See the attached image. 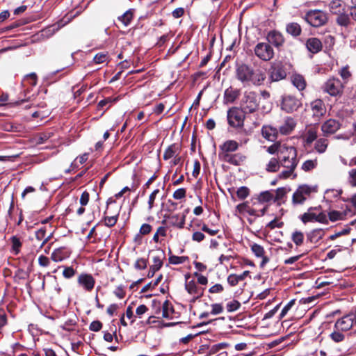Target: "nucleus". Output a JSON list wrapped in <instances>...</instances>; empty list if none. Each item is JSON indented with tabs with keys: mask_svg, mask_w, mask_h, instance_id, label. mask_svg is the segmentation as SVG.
<instances>
[{
	"mask_svg": "<svg viewBox=\"0 0 356 356\" xmlns=\"http://www.w3.org/2000/svg\"><path fill=\"white\" fill-rule=\"evenodd\" d=\"M297 156L298 152L296 147L290 145L285 147L278 156L280 164L284 169L278 174V179H286L290 177H292V179L297 177V174L295 172L298 164Z\"/></svg>",
	"mask_w": 356,
	"mask_h": 356,
	"instance_id": "obj_1",
	"label": "nucleus"
},
{
	"mask_svg": "<svg viewBox=\"0 0 356 356\" xmlns=\"http://www.w3.org/2000/svg\"><path fill=\"white\" fill-rule=\"evenodd\" d=\"M235 73L236 79L241 83H251L257 86L262 85L266 78L264 70L261 69L254 70L245 63L238 65Z\"/></svg>",
	"mask_w": 356,
	"mask_h": 356,
	"instance_id": "obj_2",
	"label": "nucleus"
},
{
	"mask_svg": "<svg viewBox=\"0 0 356 356\" xmlns=\"http://www.w3.org/2000/svg\"><path fill=\"white\" fill-rule=\"evenodd\" d=\"M259 105V97L255 92H245L241 104L242 108L245 113H253L257 111Z\"/></svg>",
	"mask_w": 356,
	"mask_h": 356,
	"instance_id": "obj_3",
	"label": "nucleus"
},
{
	"mask_svg": "<svg viewBox=\"0 0 356 356\" xmlns=\"http://www.w3.org/2000/svg\"><path fill=\"white\" fill-rule=\"evenodd\" d=\"M227 122L234 128H242L245 118V111L238 107L234 106L227 111Z\"/></svg>",
	"mask_w": 356,
	"mask_h": 356,
	"instance_id": "obj_4",
	"label": "nucleus"
},
{
	"mask_svg": "<svg viewBox=\"0 0 356 356\" xmlns=\"http://www.w3.org/2000/svg\"><path fill=\"white\" fill-rule=\"evenodd\" d=\"M316 186H312L307 184L299 186L293 195L292 202L295 204H303L312 193H316Z\"/></svg>",
	"mask_w": 356,
	"mask_h": 356,
	"instance_id": "obj_5",
	"label": "nucleus"
},
{
	"mask_svg": "<svg viewBox=\"0 0 356 356\" xmlns=\"http://www.w3.org/2000/svg\"><path fill=\"white\" fill-rule=\"evenodd\" d=\"M318 209V207H309L307 211L300 216L302 222L305 224L308 222L316 221L321 223L327 224L328 220L325 213L323 212L318 213L314 212V211Z\"/></svg>",
	"mask_w": 356,
	"mask_h": 356,
	"instance_id": "obj_6",
	"label": "nucleus"
},
{
	"mask_svg": "<svg viewBox=\"0 0 356 356\" xmlns=\"http://www.w3.org/2000/svg\"><path fill=\"white\" fill-rule=\"evenodd\" d=\"M305 19L311 26L319 27L326 23L327 17L324 12L319 10H314L307 13Z\"/></svg>",
	"mask_w": 356,
	"mask_h": 356,
	"instance_id": "obj_7",
	"label": "nucleus"
},
{
	"mask_svg": "<svg viewBox=\"0 0 356 356\" xmlns=\"http://www.w3.org/2000/svg\"><path fill=\"white\" fill-rule=\"evenodd\" d=\"M255 55L262 60L268 61L274 56V51L269 43L259 42L254 49Z\"/></svg>",
	"mask_w": 356,
	"mask_h": 356,
	"instance_id": "obj_8",
	"label": "nucleus"
},
{
	"mask_svg": "<svg viewBox=\"0 0 356 356\" xmlns=\"http://www.w3.org/2000/svg\"><path fill=\"white\" fill-rule=\"evenodd\" d=\"M343 90V85L337 78H330L323 86V90L331 96H340Z\"/></svg>",
	"mask_w": 356,
	"mask_h": 356,
	"instance_id": "obj_9",
	"label": "nucleus"
},
{
	"mask_svg": "<svg viewBox=\"0 0 356 356\" xmlns=\"http://www.w3.org/2000/svg\"><path fill=\"white\" fill-rule=\"evenodd\" d=\"M301 106V101L293 95H286L282 97L281 108L287 113L296 111Z\"/></svg>",
	"mask_w": 356,
	"mask_h": 356,
	"instance_id": "obj_10",
	"label": "nucleus"
},
{
	"mask_svg": "<svg viewBox=\"0 0 356 356\" xmlns=\"http://www.w3.org/2000/svg\"><path fill=\"white\" fill-rule=\"evenodd\" d=\"M341 123L339 120L330 118L324 122L321 125V131L323 136H328L336 133L341 128Z\"/></svg>",
	"mask_w": 356,
	"mask_h": 356,
	"instance_id": "obj_11",
	"label": "nucleus"
},
{
	"mask_svg": "<svg viewBox=\"0 0 356 356\" xmlns=\"http://www.w3.org/2000/svg\"><path fill=\"white\" fill-rule=\"evenodd\" d=\"M286 72L281 62L274 63L270 68V78L273 81H279L285 79Z\"/></svg>",
	"mask_w": 356,
	"mask_h": 356,
	"instance_id": "obj_12",
	"label": "nucleus"
},
{
	"mask_svg": "<svg viewBox=\"0 0 356 356\" xmlns=\"http://www.w3.org/2000/svg\"><path fill=\"white\" fill-rule=\"evenodd\" d=\"M186 283H185V289L187 292L193 296L194 300H196L203 295V290L199 288L195 282V280H188L190 278V275L186 274L185 275Z\"/></svg>",
	"mask_w": 356,
	"mask_h": 356,
	"instance_id": "obj_13",
	"label": "nucleus"
},
{
	"mask_svg": "<svg viewBox=\"0 0 356 356\" xmlns=\"http://www.w3.org/2000/svg\"><path fill=\"white\" fill-rule=\"evenodd\" d=\"M353 325H355L353 316L349 314L337 320L334 324V328L337 330L348 331Z\"/></svg>",
	"mask_w": 356,
	"mask_h": 356,
	"instance_id": "obj_14",
	"label": "nucleus"
},
{
	"mask_svg": "<svg viewBox=\"0 0 356 356\" xmlns=\"http://www.w3.org/2000/svg\"><path fill=\"white\" fill-rule=\"evenodd\" d=\"M266 39L268 43L273 44L277 48L282 47L284 43L283 35L276 30L269 31L266 35Z\"/></svg>",
	"mask_w": 356,
	"mask_h": 356,
	"instance_id": "obj_15",
	"label": "nucleus"
},
{
	"mask_svg": "<svg viewBox=\"0 0 356 356\" xmlns=\"http://www.w3.org/2000/svg\"><path fill=\"white\" fill-rule=\"evenodd\" d=\"M80 286L88 291H90L95 286V280L90 274L81 273L77 279Z\"/></svg>",
	"mask_w": 356,
	"mask_h": 356,
	"instance_id": "obj_16",
	"label": "nucleus"
},
{
	"mask_svg": "<svg viewBox=\"0 0 356 356\" xmlns=\"http://www.w3.org/2000/svg\"><path fill=\"white\" fill-rule=\"evenodd\" d=\"M238 143L234 140H228L225 141L222 145L220 146V159L222 158L225 154H231L230 152L236 151L238 148Z\"/></svg>",
	"mask_w": 356,
	"mask_h": 356,
	"instance_id": "obj_17",
	"label": "nucleus"
},
{
	"mask_svg": "<svg viewBox=\"0 0 356 356\" xmlns=\"http://www.w3.org/2000/svg\"><path fill=\"white\" fill-rule=\"evenodd\" d=\"M251 250L257 257L262 259L260 264V267L264 268L270 260L269 258L265 254L264 248L257 243H253L251 245Z\"/></svg>",
	"mask_w": 356,
	"mask_h": 356,
	"instance_id": "obj_18",
	"label": "nucleus"
},
{
	"mask_svg": "<svg viewBox=\"0 0 356 356\" xmlns=\"http://www.w3.org/2000/svg\"><path fill=\"white\" fill-rule=\"evenodd\" d=\"M262 136L269 141H275L278 135L276 128L270 125H264L261 129Z\"/></svg>",
	"mask_w": 356,
	"mask_h": 356,
	"instance_id": "obj_19",
	"label": "nucleus"
},
{
	"mask_svg": "<svg viewBox=\"0 0 356 356\" xmlns=\"http://www.w3.org/2000/svg\"><path fill=\"white\" fill-rule=\"evenodd\" d=\"M246 157L241 154H225L220 159L232 165H239L245 160Z\"/></svg>",
	"mask_w": 356,
	"mask_h": 356,
	"instance_id": "obj_20",
	"label": "nucleus"
},
{
	"mask_svg": "<svg viewBox=\"0 0 356 356\" xmlns=\"http://www.w3.org/2000/svg\"><path fill=\"white\" fill-rule=\"evenodd\" d=\"M306 46L309 51L312 54L319 52L323 47L321 41L316 38H311L307 40Z\"/></svg>",
	"mask_w": 356,
	"mask_h": 356,
	"instance_id": "obj_21",
	"label": "nucleus"
},
{
	"mask_svg": "<svg viewBox=\"0 0 356 356\" xmlns=\"http://www.w3.org/2000/svg\"><path fill=\"white\" fill-rule=\"evenodd\" d=\"M291 81L292 84L299 90L302 91L305 89L307 82L304 76L299 74H293L291 76Z\"/></svg>",
	"mask_w": 356,
	"mask_h": 356,
	"instance_id": "obj_22",
	"label": "nucleus"
},
{
	"mask_svg": "<svg viewBox=\"0 0 356 356\" xmlns=\"http://www.w3.org/2000/svg\"><path fill=\"white\" fill-rule=\"evenodd\" d=\"M240 91L238 89L229 87L224 93V102L226 104L233 103L239 96Z\"/></svg>",
	"mask_w": 356,
	"mask_h": 356,
	"instance_id": "obj_23",
	"label": "nucleus"
},
{
	"mask_svg": "<svg viewBox=\"0 0 356 356\" xmlns=\"http://www.w3.org/2000/svg\"><path fill=\"white\" fill-rule=\"evenodd\" d=\"M69 257V253L65 248H59L55 250L51 255V259L55 262H59Z\"/></svg>",
	"mask_w": 356,
	"mask_h": 356,
	"instance_id": "obj_24",
	"label": "nucleus"
},
{
	"mask_svg": "<svg viewBox=\"0 0 356 356\" xmlns=\"http://www.w3.org/2000/svg\"><path fill=\"white\" fill-rule=\"evenodd\" d=\"M296 127V122L291 118H287L284 124L280 126V131L282 134L287 135L290 134Z\"/></svg>",
	"mask_w": 356,
	"mask_h": 356,
	"instance_id": "obj_25",
	"label": "nucleus"
},
{
	"mask_svg": "<svg viewBox=\"0 0 356 356\" xmlns=\"http://www.w3.org/2000/svg\"><path fill=\"white\" fill-rule=\"evenodd\" d=\"M280 163L278 156L272 157L266 163L265 170L268 172H277L280 168H282Z\"/></svg>",
	"mask_w": 356,
	"mask_h": 356,
	"instance_id": "obj_26",
	"label": "nucleus"
},
{
	"mask_svg": "<svg viewBox=\"0 0 356 356\" xmlns=\"http://www.w3.org/2000/svg\"><path fill=\"white\" fill-rule=\"evenodd\" d=\"M314 115L322 116L325 112V104L321 99H316L311 103Z\"/></svg>",
	"mask_w": 356,
	"mask_h": 356,
	"instance_id": "obj_27",
	"label": "nucleus"
},
{
	"mask_svg": "<svg viewBox=\"0 0 356 356\" xmlns=\"http://www.w3.org/2000/svg\"><path fill=\"white\" fill-rule=\"evenodd\" d=\"M165 259V253L162 250H157L156 254L153 257V264L151 266L153 269L159 270L163 266V260Z\"/></svg>",
	"mask_w": 356,
	"mask_h": 356,
	"instance_id": "obj_28",
	"label": "nucleus"
},
{
	"mask_svg": "<svg viewBox=\"0 0 356 356\" xmlns=\"http://www.w3.org/2000/svg\"><path fill=\"white\" fill-rule=\"evenodd\" d=\"M287 145L286 143H282L281 142H275L269 147H267V152L270 154H277V156H280V153L283 151Z\"/></svg>",
	"mask_w": 356,
	"mask_h": 356,
	"instance_id": "obj_29",
	"label": "nucleus"
},
{
	"mask_svg": "<svg viewBox=\"0 0 356 356\" xmlns=\"http://www.w3.org/2000/svg\"><path fill=\"white\" fill-rule=\"evenodd\" d=\"M350 212L351 209L348 208L343 213L337 211H332L328 213L329 219L332 222L342 220L344 216L348 215Z\"/></svg>",
	"mask_w": 356,
	"mask_h": 356,
	"instance_id": "obj_30",
	"label": "nucleus"
},
{
	"mask_svg": "<svg viewBox=\"0 0 356 356\" xmlns=\"http://www.w3.org/2000/svg\"><path fill=\"white\" fill-rule=\"evenodd\" d=\"M318 165V159H308L305 161L301 165V170L305 172H309L316 168Z\"/></svg>",
	"mask_w": 356,
	"mask_h": 356,
	"instance_id": "obj_31",
	"label": "nucleus"
},
{
	"mask_svg": "<svg viewBox=\"0 0 356 356\" xmlns=\"http://www.w3.org/2000/svg\"><path fill=\"white\" fill-rule=\"evenodd\" d=\"M336 22L339 26H348L351 24L350 14H346L344 12L338 14Z\"/></svg>",
	"mask_w": 356,
	"mask_h": 356,
	"instance_id": "obj_32",
	"label": "nucleus"
},
{
	"mask_svg": "<svg viewBox=\"0 0 356 356\" xmlns=\"http://www.w3.org/2000/svg\"><path fill=\"white\" fill-rule=\"evenodd\" d=\"M185 218H186L185 215H182L180 218H179V215L172 216L170 218V224L174 227H177L179 229H182V228H184V225H185Z\"/></svg>",
	"mask_w": 356,
	"mask_h": 356,
	"instance_id": "obj_33",
	"label": "nucleus"
},
{
	"mask_svg": "<svg viewBox=\"0 0 356 356\" xmlns=\"http://www.w3.org/2000/svg\"><path fill=\"white\" fill-rule=\"evenodd\" d=\"M317 136H318V133H317V130L314 128H309L305 136H304V140H305V142L307 144V145H310L312 144L315 140H316L317 138Z\"/></svg>",
	"mask_w": 356,
	"mask_h": 356,
	"instance_id": "obj_34",
	"label": "nucleus"
},
{
	"mask_svg": "<svg viewBox=\"0 0 356 356\" xmlns=\"http://www.w3.org/2000/svg\"><path fill=\"white\" fill-rule=\"evenodd\" d=\"M328 140L326 138H321L316 140L314 149L319 154L324 153L327 147Z\"/></svg>",
	"mask_w": 356,
	"mask_h": 356,
	"instance_id": "obj_35",
	"label": "nucleus"
},
{
	"mask_svg": "<svg viewBox=\"0 0 356 356\" xmlns=\"http://www.w3.org/2000/svg\"><path fill=\"white\" fill-rule=\"evenodd\" d=\"M323 236V231L321 229H314L312 231L307 235L308 240H309L312 243H317L319 240L322 238Z\"/></svg>",
	"mask_w": 356,
	"mask_h": 356,
	"instance_id": "obj_36",
	"label": "nucleus"
},
{
	"mask_svg": "<svg viewBox=\"0 0 356 356\" xmlns=\"http://www.w3.org/2000/svg\"><path fill=\"white\" fill-rule=\"evenodd\" d=\"M286 31L293 36H298L301 33V27L298 23H290L286 26Z\"/></svg>",
	"mask_w": 356,
	"mask_h": 356,
	"instance_id": "obj_37",
	"label": "nucleus"
},
{
	"mask_svg": "<svg viewBox=\"0 0 356 356\" xmlns=\"http://www.w3.org/2000/svg\"><path fill=\"white\" fill-rule=\"evenodd\" d=\"M330 10L332 13L338 15L343 10L341 1L340 0H334L330 3Z\"/></svg>",
	"mask_w": 356,
	"mask_h": 356,
	"instance_id": "obj_38",
	"label": "nucleus"
},
{
	"mask_svg": "<svg viewBox=\"0 0 356 356\" xmlns=\"http://www.w3.org/2000/svg\"><path fill=\"white\" fill-rule=\"evenodd\" d=\"M133 16V12L131 10H129L122 15L118 17V20L120 21L125 26H127L131 22Z\"/></svg>",
	"mask_w": 356,
	"mask_h": 356,
	"instance_id": "obj_39",
	"label": "nucleus"
},
{
	"mask_svg": "<svg viewBox=\"0 0 356 356\" xmlns=\"http://www.w3.org/2000/svg\"><path fill=\"white\" fill-rule=\"evenodd\" d=\"M178 150V147L175 145H170L165 151L163 154V159L168 160L175 156Z\"/></svg>",
	"mask_w": 356,
	"mask_h": 356,
	"instance_id": "obj_40",
	"label": "nucleus"
},
{
	"mask_svg": "<svg viewBox=\"0 0 356 356\" xmlns=\"http://www.w3.org/2000/svg\"><path fill=\"white\" fill-rule=\"evenodd\" d=\"M24 108L26 110V113H24V117L27 120H30V118H38L40 113L35 110V107L31 108L28 106H24Z\"/></svg>",
	"mask_w": 356,
	"mask_h": 356,
	"instance_id": "obj_41",
	"label": "nucleus"
},
{
	"mask_svg": "<svg viewBox=\"0 0 356 356\" xmlns=\"http://www.w3.org/2000/svg\"><path fill=\"white\" fill-rule=\"evenodd\" d=\"M291 239L296 245L300 246L303 243L304 234L300 231H295L292 234Z\"/></svg>",
	"mask_w": 356,
	"mask_h": 356,
	"instance_id": "obj_42",
	"label": "nucleus"
},
{
	"mask_svg": "<svg viewBox=\"0 0 356 356\" xmlns=\"http://www.w3.org/2000/svg\"><path fill=\"white\" fill-rule=\"evenodd\" d=\"M274 198L273 194L270 191H264L260 193L258 200L260 202H268Z\"/></svg>",
	"mask_w": 356,
	"mask_h": 356,
	"instance_id": "obj_43",
	"label": "nucleus"
},
{
	"mask_svg": "<svg viewBox=\"0 0 356 356\" xmlns=\"http://www.w3.org/2000/svg\"><path fill=\"white\" fill-rule=\"evenodd\" d=\"M11 243H12V252L15 254H17L20 251V247L22 245V243H21L19 239L17 236H13L11 238Z\"/></svg>",
	"mask_w": 356,
	"mask_h": 356,
	"instance_id": "obj_44",
	"label": "nucleus"
},
{
	"mask_svg": "<svg viewBox=\"0 0 356 356\" xmlns=\"http://www.w3.org/2000/svg\"><path fill=\"white\" fill-rule=\"evenodd\" d=\"M188 257L182 256H175V255H171L169 257L168 260L169 263L171 264H180L184 263L186 261L188 260Z\"/></svg>",
	"mask_w": 356,
	"mask_h": 356,
	"instance_id": "obj_45",
	"label": "nucleus"
},
{
	"mask_svg": "<svg viewBox=\"0 0 356 356\" xmlns=\"http://www.w3.org/2000/svg\"><path fill=\"white\" fill-rule=\"evenodd\" d=\"M250 194V190L246 186H241L236 191L237 197L241 200L245 199Z\"/></svg>",
	"mask_w": 356,
	"mask_h": 356,
	"instance_id": "obj_46",
	"label": "nucleus"
},
{
	"mask_svg": "<svg viewBox=\"0 0 356 356\" xmlns=\"http://www.w3.org/2000/svg\"><path fill=\"white\" fill-rule=\"evenodd\" d=\"M167 229L165 227H158L156 232L153 236V241L155 243H158L159 241V236L165 237L166 236Z\"/></svg>",
	"mask_w": 356,
	"mask_h": 356,
	"instance_id": "obj_47",
	"label": "nucleus"
},
{
	"mask_svg": "<svg viewBox=\"0 0 356 356\" xmlns=\"http://www.w3.org/2000/svg\"><path fill=\"white\" fill-rule=\"evenodd\" d=\"M340 330H336L332 332L330 335L332 340L336 343L341 342L344 340L345 336L343 334L339 332Z\"/></svg>",
	"mask_w": 356,
	"mask_h": 356,
	"instance_id": "obj_48",
	"label": "nucleus"
},
{
	"mask_svg": "<svg viewBox=\"0 0 356 356\" xmlns=\"http://www.w3.org/2000/svg\"><path fill=\"white\" fill-rule=\"evenodd\" d=\"M118 218V214L112 216H104V225L108 227L114 226Z\"/></svg>",
	"mask_w": 356,
	"mask_h": 356,
	"instance_id": "obj_49",
	"label": "nucleus"
},
{
	"mask_svg": "<svg viewBox=\"0 0 356 356\" xmlns=\"http://www.w3.org/2000/svg\"><path fill=\"white\" fill-rule=\"evenodd\" d=\"M108 56L107 54L101 52L97 54L94 57V62L97 64L103 63L108 61Z\"/></svg>",
	"mask_w": 356,
	"mask_h": 356,
	"instance_id": "obj_50",
	"label": "nucleus"
},
{
	"mask_svg": "<svg viewBox=\"0 0 356 356\" xmlns=\"http://www.w3.org/2000/svg\"><path fill=\"white\" fill-rule=\"evenodd\" d=\"M51 135L49 133H41L38 135H36L34 137L35 143L36 145L43 143L44 141H46L47 139L50 138Z\"/></svg>",
	"mask_w": 356,
	"mask_h": 356,
	"instance_id": "obj_51",
	"label": "nucleus"
},
{
	"mask_svg": "<svg viewBox=\"0 0 356 356\" xmlns=\"http://www.w3.org/2000/svg\"><path fill=\"white\" fill-rule=\"evenodd\" d=\"M34 233L35 236L38 241H41L43 240V241L41 243V245H43L47 241V238H44L45 230L43 229H37L36 230L34 231Z\"/></svg>",
	"mask_w": 356,
	"mask_h": 356,
	"instance_id": "obj_52",
	"label": "nucleus"
},
{
	"mask_svg": "<svg viewBox=\"0 0 356 356\" xmlns=\"http://www.w3.org/2000/svg\"><path fill=\"white\" fill-rule=\"evenodd\" d=\"M241 306V304L237 300H232L227 304V310L228 312L236 311Z\"/></svg>",
	"mask_w": 356,
	"mask_h": 356,
	"instance_id": "obj_53",
	"label": "nucleus"
},
{
	"mask_svg": "<svg viewBox=\"0 0 356 356\" xmlns=\"http://www.w3.org/2000/svg\"><path fill=\"white\" fill-rule=\"evenodd\" d=\"M37 80V75L35 73H31L24 77V81L29 83L31 86H35Z\"/></svg>",
	"mask_w": 356,
	"mask_h": 356,
	"instance_id": "obj_54",
	"label": "nucleus"
},
{
	"mask_svg": "<svg viewBox=\"0 0 356 356\" xmlns=\"http://www.w3.org/2000/svg\"><path fill=\"white\" fill-rule=\"evenodd\" d=\"M170 309V304L168 300H165L162 305V316L165 318H170L169 310Z\"/></svg>",
	"mask_w": 356,
	"mask_h": 356,
	"instance_id": "obj_55",
	"label": "nucleus"
},
{
	"mask_svg": "<svg viewBox=\"0 0 356 356\" xmlns=\"http://www.w3.org/2000/svg\"><path fill=\"white\" fill-rule=\"evenodd\" d=\"M186 190L184 188H180L176 190L173 193V198L175 200H181L186 197Z\"/></svg>",
	"mask_w": 356,
	"mask_h": 356,
	"instance_id": "obj_56",
	"label": "nucleus"
},
{
	"mask_svg": "<svg viewBox=\"0 0 356 356\" xmlns=\"http://www.w3.org/2000/svg\"><path fill=\"white\" fill-rule=\"evenodd\" d=\"M147 265V260L143 258L137 259L134 264V267L138 270H143L146 268Z\"/></svg>",
	"mask_w": 356,
	"mask_h": 356,
	"instance_id": "obj_57",
	"label": "nucleus"
},
{
	"mask_svg": "<svg viewBox=\"0 0 356 356\" xmlns=\"http://www.w3.org/2000/svg\"><path fill=\"white\" fill-rule=\"evenodd\" d=\"M152 227L147 223H144L140 226L139 234L141 235H147L151 232Z\"/></svg>",
	"mask_w": 356,
	"mask_h": 356,
	"instance_id": "obj_58",
	"label": "nucleus"
},
{
	"mask_svg": "<svg viewBox=\"0 0 356 356\" xmlns=\"http://www.w3.org/2000/svg\"><path fill=\"white\" fill-rule=\"evenodd\" d=\"M76 273V271L72 267H64L63 275L65 278L70 279Z\"/></svg>",
	"mask_w": 356,
	"mask_h": 356,
	"instance_id": "obj_59",
	"label": "nucleus"
},
{
	"mask_svg": "<svg viewBox=\"0 0 356 356\" xmlns=\"http://www.w3.org/2000/svg\"><path fill=\"white\" fill-rule=\"evenodd\" d=\"M295 304V300H290L287 305H286L284 308L282 309L281 313H280V318H282L287 312L291 309V308L293 307V305Z\"/></svg>",
	"mask_w": 356,
	"mask_h": 356,
	"instance_id": "obj_60",
	"label": "nucleus"
},
{
	"mask_svg": "<svg viewBox=\"0 0 356 356\" xmlns=\"http://www.w3.org/2000/svg\"><path fill=\"white\" fill-rule=\"evenodd\" d=\"M159 189H155L149 195L148 200V206L149 209H152L154 207V202L156 198V196L159 194Z\"/></svg>",
	"mask_w": 356,
	"mask_h": 356,
	"instance_id": "obj_61",
	"label": "nucleus"
},
{
	"mask_svg": "<svg viewBox=\"0 0 356 356\" xmlns=\"http://www.w3.org/2000/svg\"><path fill=\"white\" fill-rule=\"evenodd\" d=\"M348 175L350 184L352 186L356 187V168L350 170Z\"/></svg>",
	"mask_w": 356,
	"mask_h": 356,
	"instance_id": "obj_62",
	"label": "nucleus"
},
{
	"mask_svg": "<svg viewBox=\"0 0 356 356\" xmlns=\"http://www.w3.org/2000/svg\"><path fill=\"white\" fill-rule=\"evenodd\" d=\"M240 281L238 275L236 274H231L227 277V282L232 286H236Z\"/></svg>",
	"mask_w": 356,
	"mask_h": 356,
	"instance_id": "obj_63",
	"label": "nucleus"
},
{
	"mask_svg": "<svg viewBox=\"0 0 356 356\" xmlns=\"http://www.w3.org/2000/svg\"><path fill=\"white\" fill-rule=\"evenodd\" d=\"M102 327V323L99 321H94L90 323L89 329L93 332H98Z\"/></svg>",
	"mask_w": 356,
	"mask_h": 356,
	"instance_id": "obj_64",
	"label": "nucleus"
}]
</instances>
